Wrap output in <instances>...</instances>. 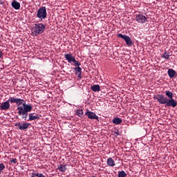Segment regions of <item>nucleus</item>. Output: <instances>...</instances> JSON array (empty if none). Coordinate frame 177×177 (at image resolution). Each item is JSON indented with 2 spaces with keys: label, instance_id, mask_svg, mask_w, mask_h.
Returning <instances> with one entry per match:
<instances>
[{
  "label": "nucleus",
  "instance_id": "6ab92c4d",
  "mask_svg": "<svg viewBox=\"0 0 177 177\" xmlns=\"http://www.w3.org/2000/svg\"><path fill=\"white\" fill-rule=\"evenodd\" d=\"M112 122L115 124V125H120L122 122V120L120 118H115L113 120Z\"/></svg>",
  "mask_w": 177,
  "mask_h": 177
},
{
  "label": "nucleus",
  "instance_id": "aec40b11",
  "mask_svg": "<svg viewBox=\"0 0 177 177\" xmlns=\"http://www.w3.org/2000/svg\"><path fill=\"white\" fill-rule=\"evenodd\" d=\"M58 169L59 171H60V172H65L67 168L66 167V165H60L59 167H58Z\"/></svg>",
  "mask_w": 177,
  "mask_h": 177
},
{
  "label": "nucleus",
  "instance_id": "1a4fd4ad",
  "mask_svg": "<svg viewBox=\"0 0 177 177\" xmlns=\"http://www.w3.org/2000/svg\"><path fill=\"white\" fill-rule=\"evenodd\" d=\"M165 107H176L177 102L176 100H174L173 98H170L166 100Z\"/></svg>",
  "mask_w": 177,
  "mask_h": 177
},
{
  "label": "nucleus",
  "instance_id": "412c9836",
  "mask_svg": "<svg viewBox=\"0 0 177 177\" xmlns=\"http://www.w3.org/2000/svg\"><path fill=\"white\" fill-rule=\"evenodd\" d=\"M76 115H78L80 118L84 115V111L82 109H78L76 111Z\"/></svg>",
  "mask_w": 177,
  "mask_h": 177
},
{
  "label": "nucleus",
  "instance_id": "4468645a",
  "mask_svg": "<svg viewBox=\"0 0 177 177\" xmlns=\"http://www.w3.org/2000/svg\"><path fill=\"white\" fill-rule=\"evenodd\" d=\"M29 119L27 121H35V120H39V116L37 114L34 115V113H28Z\"/></svg>",
  "mask_w": 177,
  "mask_h": 177
},
{
  "label": "nucleus",
  "instance_id": "f03ea898",
  "mask_svg": "<svg viewBox=\"0 0 177 177\" xmlns=\"http://www.w3.org/2000/svg\"><path fill=\"white\" fill-rule=\"evenodd\" d=\"M36 16L38 19H40V20L46 19L48 16V13L46 12V7H41L39 8Z\"/></svg>",
  "mask_w": 177,
  "mask_h": 177
},
{
  "label": "nucleus",
  "instance_id": "f3484780",
  "mask_svg": "<svg viewBox=\"0 0 177 177\" xmlns=\"http://www.w3.org/2000/svg\"><path fill=\"white\" fill-rule=\"evenodd\" d=\"M106 164L109 167H115V162L113 160V158H109Z\"/></svg>",
  "mask_w": 177,
  "mask_h": 177
},
{
  "label": "nucleus",
  "instance_id": "0eeeda50",
  "mask_svg": "<svg viewBox=\"0 0 177 177\" xmlns=\"http://www.w3.org/2000/svg\"><path fill=\"white\" fill-rule=\"evenodd\" d=\"M136 21L140 23V24H145L147 21V17L143 15V14H136Z\"/></svg>",
  "mask_w": 177,
  "mask_h": 177
},
{
  "label": "nucleus",
  "instance_id": "c85d7f7f",
  "mask_svg": "<svg viewBox=\"0 0 177 177\" xmlns=\"http://www.w3.org/2000/svg\"><path fill=\"white\" fill-rule=\"evenodd\" d=\"M10 162H13L14 164H17V159L12 158V160H10Z\"/></svg>",
  "mask_w": 177,
  "mask_h": 177
},
{
  "label": "nucleus",
  "instance_id": "6e6552de",
  "mask_svg": "<svg viewBox=\"0 0 177 177\" xmlns=\"http://www.w3.org/2000/svg\"><path fill=\"white\" fill-rule=\"evenodd\" d=\"M153 99L158 100V103H160V104H165L167 100V98L162 94H158L156 95H154Z\"/></svg>",
  "mask_w": 177,
  "mask_h": 177
},
{
  "label": "nucleus",
  "instance_id": "393cba45",
  "mask_svg": "<svg viewBox=\"0 0 177 177\" xmlns=\"http://www.w3.org/2000/svg\"><path fill=\"white\" fill-rule=\"evenodd\" d=\"M162 57L163 59H165L166 60H168V59H169V54H167V52H165V53L162 55Z\"/></svg>",
  "mask_w": 177,
  "mask_h": 177
},
{
  "label": "nucleus",
  "instance_id": "f8f14e48",
  "mask_svg": "<svg viewBox=\"0 0 177 177\" xmlns=\"http://www.w3.org/2000/svg\"><path fill=\"white\" fill-rule=\"evenodd\" d=\"M9 102L10 101L8 100L5 102H3L1 105V110H9V109H10V104L9 103Z\"/></svg>",
  "mask_w": 177,
  "mask_h": 177
},
{
  "label": "nucleus",
  "instance_id": "7ed1b4c3",
  "mask_svg": "<svg viewBox=\"0 0 177 177\" xmlns=\"http://www.w3.org/2000/svg\"><path fill=\"white\" fill-rule=\"evenodd\" d=\"M64 57L67 60L68 63H74L75 66H81V62L75 60V57L73 56V54H65Z\"/></svg>",
  "mask_w": 177,
  "mask_h": 177
},
{
  "label": "nucleus",
  "instance_id": "4be33fe9",
  "mask_svg": "<svg viewBox=\"0 0 177 177\" xmlns=\"http://www.w3.org/2000/svg\"><path fill=\"white\" fill-rule=\"evenodd\" d=\"M165 93L169 99H172V97H174V93H171L169 91H166Z\"/></svg>",
  "mask_w": 177,
  "mask_h": 177
},
{
  "label": "nucleus",
  "instance_id": "20e7f679",
  "mask_svg": "<svg viewBox=\"0 0 177 177\" xmlns=\"http://www.w3.org/2000/svg\"><path fill=\"white\" fill-rule=\"evenodd\" d=\"M9 101L11 104L15 103L17 107H23L26 103V100L17 97H10Z\"/></svg>",
  "mask_w": 177,
  "mask_h": 177
},
{
  "label": "nucleus",
  "instance_id": "f257e3e1",
  "mask_svg": "<svg viewBox=\"0 0 177 177\" xmlns=\"http://www.w3.org/2000/svg\"><path fill=\"white\" fill-rule=\"evenodd\" d=\"M46 30V26L42 23L34 24L31 28V35L38 37L40 34H44Z\"/></svg>",
  "mask_w": 177,
  "mask_h": 177
},
{
  "label": "nucleus",
  "instance_id": "39448f33",
  "mask_svg": "<svg viewBox=\"0 0 177 177\" xmlns=\"http://www.w3.org/2000/svg\"><path fill=\"white\" fill-rule=\"evenodd\" d=\"M17 110H22L25 113H30L32 111V105L31 104H26L25 102L24 106L17 107Z\"/></svg>",
  "mask_w": 177,
  "mask_h": 177
},
{
  "label": "nucleus",
  "instance_id": "bb28decb",
  "mask_svg": "<svg viewBox=\"0 0 177 177\" xmlns=\"http://www.w3.org/2000/svg\"><path fill=\"white\" fill-rule=\"evenodd\" d=\"M127 35H122L121 33L118 34V38H122V39H124V40L125 38H127Z\"/></svg>",
  "mask_w": 177,
  "mask_h": 177
},
{
  "label": "nucleus",
  "instance_id": "9d476101",
  "mask_svg": "<svg viewBox=\"0 0 177 177\" xmlns=\"http://www.w3.org/2000/svg\"><path fill=\"white\" fill-rule=\"evenodd\" d=\"M85 115H87L88 118H89L90 120H99V116H97L96 113L89 111L88 109L86 110Z\"/></svg>",
  "mask_w": 177,
  "mask_h": 177
},
{
  "label": "nucleus",
  "instance_id": "7c9ffc66",
  "mask_svg": "<svg viewBox=\"0 0 177 177\" xmlns=\"http://www.w3.org/2000/svg\"><path fill=\"white\" fill-rule=\"evenodd\" d=\"M3 57V53H2V51L0 50V59H2Z\"/></svg>",
  "mask_w": 177,
  "mask_h": 177
},
{
  "label": "nucleus",
  "instance_id": "2f4dec72",
  "mask_svg": "<svg viewBox=\"0 0 177 177\" xmlns=\"http://www.w3.org/2000/svg\"><path fill=\"white\" fill-rule=\"evenodd\" d=\"M93 92H100V89H93Z\"/></svg>",
  "mask_w": 177,
  "mask_h": 177
},
{
  "label": "nucleus",
  "instance_id": "ddd939ff",
  "mask_svg": "<svg viewBox=\"0 0 177 177\" xmlns=\"http://www.w3.org/2000/svg\"><path fill=\"white\" fill-rule=\"evenodd\" d=\"M18 110V114L19 115H21V118L23 120H27V116L28 115V113L25 112L24 111H23V109H17Z\"/></svg>",
  "mask_w": 177,
  "mask_h": 177
},
{
  "label": "nucleus",
  "instance_id": "473e14b6",
  "mask_svg": "<svg viewBox=\"0 0 177 177\" xmlns=\"http://www.w3.org/2000/svg\"><path fill=\"white\" fill-rule=\"evenodd\" d=\"M0 5H3V1L2 0H0Z\"/></svg>",
  "mask_w": 177,
  "mask_h": 177
},
{
  "label": "nucleus",
  "instance_id": "72a5a7b5",
  "mask_svg": "<svg viewBox=\"0 0 177 177\" xmlns=\"http://www.w3.org/2000/svg\"><path fill=\"white\" fill-rule=\"evenodd\" d=\"M101 96H104V94H101Z\"/></svg>",
  "mask_w": 177,
  "mask_h": 177
},
{
  "label": "nucleus",
  "instance_id": "423d86ee",
  "mask_svg": "<svg viewBox=\"0 0 177 177\" xmlns=\"http://www.w3.org/2000/svg\"><path fill=\"white\" fill-rule=\"evenodd\" d=\"M30 124L28 122H23L21 123L20 122H16L15 124V127H17L18 129L20 131H26L28 128H30Z\"/></svg>",
  "mask_w": 177,
  "mask_h": 177
},
{
  "label": "nucleus",
  "instance_id": "2eb2a0df",
  "mask_svg": "<svg viewBox=\"0 0 177 177\" xmlns=\"http://www.w3.org/2000/svg\"><path fill=\"white\" fill-rule=\"evenodd\" d=\"M11 6H12V8H14V9H15L16 10H19V9H20V3L15 0H13L11 3Z\"/></svg>",
  "mask_w": 177,
  "mask_h": 177
},
{
  "label": "nucleus",
  "instance_id": "f704fd0d",
  "mask_svg": "<svg viewBox=\"0 0 177 177\" xmlns=\"http://www.w3.org/2000/svg\"><path fill=\"white\" fill-rule=\"evenodd\" d=\"M91 177H95V176H92Z\"/></svg>",
  "mask_w": 177,
  "mask_h": 177
},
{
  "label": "nucleus",
  "instance_id": "a211bd4d",
  "mask_svg": "<svg viewBox=\"0 0 177 177\" xmlns=\"http://www.w3.org/2000/svg\"><path fill=\"white\" fill-rule=\"evenodd\" d=\"M124 41L127 45V46H132V40L131 39V37L129 36H127L124 39Z\"/></svg>",
  "mask_w": 177,
  "mask_h": 177
},
{
  "label": "nucleus",
  "instance_id": "c756f323",
  "mask_svg": "<svg viewBox=\"0 0 177 177\" xmlns=\"http://www.w3.org/2000/svg\"><path fill=\"white\" fill-rule=\"evenodd\" d=\"M114 135H115V136H120V131L118 130H115V131H113Z\"/></svg>",
  "mask_w": 177,
  "mask_h": 177
},
{
  "label": "nucleus",
  "instance_id": "cd10ccee",
  "mask_svg": "<svg viewBox=\"0 0 177 177\" xmlns=\"http://www.w3.org/2000/svg\"><path fill=\"white\" fill-rule=\"evenodd\" d=\"M4 169H5V165H3V163H0V175Z\"/></svg>",
  "mask_w": 177,
  "mask_h": 177
},
{
  "label": "nucleus",
  "instance_id": "5701e85b",
  "mask_svg": "<svg viewBox=\"0 0 177 177\" xmlns=\"http://www.w3.org/2000/svg\"><path fill=\"white\" fill-rule=\"evenodd\" d=\"M31 177H45V176L39 173H32Z\"/></svg>",
  "mask_w": 177,
  "mask_h": 177
},
{
  "label": "nucleus",
  "instance_id": "dca6fc26",
  "mask_svg": "<svg viewBox=\"0 0 177 177\" xmlns=\"http://www.w3.org/2000/svg\"><path fill=\"white\" fill-rule=\"evenodd\" d=\"M167 74H168L169 78H174L175 77V75H176V71H175V70H174L172 68H169L167 71Z\"/></svg>",
  "mask_w": 177,
  "mask_h": 177
},
{
  "label": "nucleus",
  "instance_id": "b1692460",
  "mask_svg": "<svg viewBox=\"0 0 177 177\" xmlns=\"http://www.w3.org/2000/svg\"><path fill=\"white\" fill-rule=\"evenodd\" d=\"M127 175L124 171H118V177H127Z\"/></svg>",
  "mask_w": 177,
  "mask_h": 177
},
{
  "label": "nucleus",
  "instance_id": "9b49d317",
  "mask_svg": "<svg viewBox=\"0 0 177 177\" xmlns=\"http://www.w3.org/2000/svg\"><path fill=\"white\" fill-rule=\"evenodd\" d=\"M73 70L75 71V75H77L78 78L81 80V78H82V68L80 67V66H75V68H73Z\"/></svg>",
  "mask_w": 177,
  "mask_h": 177
},
{
  "label": "nucleus",
  "instance_id": "a878e982",
  "mask_svg": "<svg viewBox=\"0 0 177 177\" xmlns=\"http://www.w3.org/2000/svg\"><path fill=\"white\" fill-rule=\"evenodd\" d=\"M91 89H100V86L99 84H94L91 86Z\"/></svg>",
  "mask_w": 177,
  "mask_h": 177
}]
</instances>
